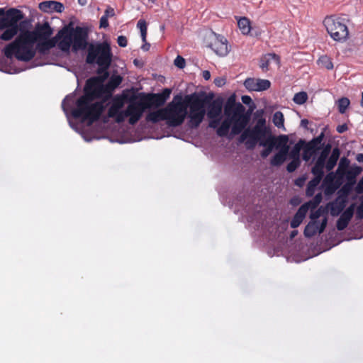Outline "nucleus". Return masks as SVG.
<instances>
[{
  "label": "nucleus",
  "instance_id": "47",
  "mask_svg": "<svg viewBox=\"0 0 363 363\" xmlns=\"http://www.w3.org/2000/svg\"><path fill=\"white\" fill-rule=\"evenodd\" d=\"M356 191L359 194L363 192V178L360 179L359 183L357 184L356 186Z\"/></svg>",
  "mask_w": 363,
  "mask_h": 363
},
{
  "label": "nucleus",
  "instance_id": "15",
  "mask_svg": "<svg viewBox=\"0 0 363 363\" xmlns=\"http://www.w3.org/2000/svg\"><path fill=\"white\" fill-rule=\"evenodd\" d=\"M271 82L267 79L247 78L244 82V86L250 91H262L270 87Z\"/></svg>",
  "mask_w": 363,
  "mask_h": 363
},
{
  "label": "nucleus",
  "instance_id": "6",
  "mask_svg": "<svg viewBox=\"0 0 363 363\" xmlns=\"http://www.w3.org/2000/svg\"><path fill=\"white\" fill-rule=\"evenodd\" d=\"M86 62L88 64H96L101 72H105L106 77L108 76V69L111 60L112 53L110 45L107 42L90 43H87Z\"/></svg>",
  "mask_w": 363,
  "mask_h": 363
},
{
  "label": "nucleus",
  "instance_id": "33",
  "mask_svg": "<svg viewBox=\"0 0 363 363\" xmlns=\"http://www.w3.org/2000/svg\"><path fill=\"white\" fill-rule=\"evenodd\" d=\"M151 99L152 103L156 106H162L165 103V97H162L159 94H153Z\"/></svg>",
  "mask_w": 363,
  "mask_h": 363
},
{
  "label": "nucleus",
  "instance_id": "26",
  "mask_svg": "<svg viewBox=\"0 0 363 363\" xmlns=\"http://www.w3.org/2000/svg\"><path fill=\"white\" fill-rule=\"evenodd\" d=\"M273 123L275 126H277L278 128H283L284 129V115L281 111H277L273 115L272 118Z\"/></svg>",
  "mask_w": 363,
  "mask_h": 363
},
{
  "label": "nucleus",
  "instance_id": "58",
  "mask_svg": "<svg viewBox=\"0 0 363 363\" xmlns=\"http://www.w3.org/2000/svg\"><path fill=\"white\" fill-rule=\"evenodd\" d=\"M4 21V17L0 19V30L4 29L5 25H3Z\"/></svg>",
  "mask_w": 363,
  "mask_h": 363
},
{
  "label": "nucleus",
  "instance_id": "62",
  "mask_svg": "<svg viewBox=\"0 0 363 363\" xmlns=\"http://www.w3.org/2000/svg\"><path fill=\"white\" fill-rule=\"evenodd\" d=\"M4 13V10L3 9H0V14H3Z\"/></svg>",
  "mask_w": 363,
  "mask_h": 363
},
{
  "label": "nucleus",
  "instance_id": "23",
  "mask_svg": "<svg viewBox=\"0 0 363 363\" xmlns=\"http://www.w3.org/2000/svg\"><path fill=\"white\" fill-rule=\"evenodd\" d=\"M146 120L152 123H157L162 121L167 122L164 108L150 112L146 116Z\"/></svg>",
  "mask_w": 363,
  "mask_h": 363
},
{
  "label": "nucleus",
  "instance_id": "28",
  "mask_svg": "<svg viewBox=\"0 0 363 363\" xmlns=\"http://www.w3.org/2000/svg\"><path fill=\"white\" fill-rule=\"evenodd\" d=\"M350 100L346 97L340 99L337 101L338 111L340 113H344L350 105Z\"/></svg>",
  "mask_w": 363,
  "mask_h": 363
},
{
  "label": "nucleus",
  "instance_id": "50",
  "mask_svg": "<svg viewBox=\"0 0 363 363\" xmlns=\"http://www.w3.org/2000/svg\"><path fill=\"white\" fill-rule=\"evenodd\" d=\"M311 156V152H309L308 150H305L303 154V159L305 161H308V160H309Z\"/></svg>",
  "mask_w": 363,
  "mask_h": 363
},
{
  "label": "nucleus",
  "instance_id": "42",
  "mask_svg": "<svg viewBox=\"0 0 363 363\" xmlns=\"http://www.w3.org/2000/svg\"><path fill=\"white\" fill-rule=\"evenodd\" d=\"M220 118H214V119H210L209 122V127L212 128L213 129H217L220 125Z\"/></svg>",
  "mask_w": 363,
  "mask_h": 363
},
{
  "label": "nucleus",
  "instance_id": "61",
  "mask_svg": "<svg viewBox=\"0 0 363 363\" xmlns=\"http://www.w3.org/2000/svg\"><path fill=\"white\" fill-rule=\"evenodd\" d=\"M361 106L363 107V92L362 93Z\"/></svg>",
  "mask_w": 363,
  "mask_h": 363
},
{
  "label": "nucleus",
  "instance_id": "2",
  "mask_svg": "<svg viewBox=\"0 0 363 363\" xmlns=\"http://www.w3.org/2000/svg\"><path fill=\"white\" fill-rule=\"evenodd\" d=\"M52 34V29L47 22L38 24L34 30L21 31L15 40L6 46L4 55L8 58L14 55L18 60L29 61L35 55V43L50 39Z\"/></svg>",
  "mask_w": 363,
  "mask_h": 363
},
{
  "label": "nucleus",
  "instance_id": "40",
  "mask_svg": "<svg viewBox=\"0 0 363 363\" xmlns=\"http://www.w3.org/2000/svg\"><path fill=\"white\" fill-rule=\"evenodd\" d=\"M322 213L323 211L320 208L313 212L310 216L311 220H317L321 216Z\"/></svg>",
  "mask_w": 363,
  "mask_h": 363
},
{
  "label": "nucleus",
  "instance_id": "41",
  "mask_svg": "<svg viewBox=\"0 0 363 363\" xmlns=\"http://www.w3.org/2000/svg\"><path fill=\"white\" fill-rule=\"evenodd\" d=\"M117 43L119 45V46H121L122 48H125L127 46L128 40H127L126 37H125L123 35H120L118 37Z\"/></svg>",
  "mask_w": 363,
  "mask_h": 363
},
{
  "label": "nucleus",
  "instance_id": "8",
  "mask_svg": "<svg viewBox=\"0 0 363 363\" xmlns=\"http://www.w3.org/2000/svg\"><path fill=\"white\" fill-rule=\"evenodd\" d=\"M324 26L330 36L335 41H345L348 38L349 30L347 19L339 16H328L323 21Z\"/></svg>",
  "mask_w": 363,
  "mask_h": 363
},
{
  "label": "nucleus",
  "instance_id": "27",
  "mask_svg": "<svg viewBox=\"0 0 363 363\" xmlns=\"http://www.w3.org/2000/svg\"><path fill=\"white\" fill-rule=\"evenodd\" d=\"M318 65L327 69H332L333 64L330 58L326 55L321 56L318 60Z\"/></svg>",
  "mask_w": 363,
  "mask_h": 363
},
{
  "label": "nucleus",
  "instance_id": "45",
  "mask_svg": "<svg viewBox=\"0 0 363 363\" xmlns=\"http://www.w3.org/2000/svg\"><path fill=\"white\" fill-rule=\"evenodd\" d=\"M171 94V90L169 89H165L163 90V91L161 94H159V95H161L162 97H165V101L169 97V95Z\"/></svg>",
  "mask_w": 363,
  "mask_h": 363
},
{
  "label": "nucleus",
  "instance_id": "20",
  "mask_svg": "<svg viewBox=\"0 0 363 363\" xmlns=\"http://www.w3.org/2000/svg\"><path fill=\"white\" fill-rule=\"evenodd\" d=\"M308 211V203L303 204L297 211L296 213L294 216L291 221V227L296 228L302 223L303 220L306 217L307 212Z\"/></svg>",
  "mask_w": 363,
  "mask_h": 363
},
{
  "label": "nucleus",
  "instance_id": "46",
  "mask_svg": "<svg viewBox=\"0 0 363 363\" xmlns=\"http://www.w3.org/2000/svg\"><path fill=\"white\" fill-rule=\"evenodd\" d=\"M344 164H345V167H347L348 165V160L345 157H343L340 160L337 172H340L341 167H343Z\"/></svg>",
  "mask_w": 363,
  "mask_h": 363
},
{
  "label": "nucleus",
  "instance_id": "51",
  "mask_svg": "<svg viewBox=\"0 0 363 363\" xmlns=\"http://www.w3.org/2000/svg\"><path fill=\"white\" fill-rule=\"evenodd\" d=\"M202 77H203L204 79L206 80H208L210 79L211 78V73L208 70H204L202 72Z\"/></svg>",
  "mask_w": 363,
  "mask_h": 363
},
{
  "label": "nucleus",
  "instance_id": "29",
  "mask_svg": "<svg viewBox=\"0 0 363 363\" xmlns=\"http://www.w3.org/2000/svg\"><path fill=\"white\" fill-rule=\"evenodd\" d=\"M307 99H308L307 94L304 91H301V92L296 93L294 95L293 101L296 104L301 105V104H304Z\"/></svg>",
  "mask_w": 363,
  "mask_h": 363
},
{
  "label": "nucleus",
  "instance_id": "49",
  "mask_svg": "<svg viewBox=\"0 0 363 363\" xmlns=\"http://www.w3.org/2000/svg\"><path fill=\"white\" fill-rule=\"evenodd\" d=\"M214 83L218 86H222L223 85L225 84V79L222 78H217L214 80Z\"/></svg>",
  "mask_w": 363,
  "mask_h": 363
},
{
  "label": "nucleus",
  "instance_id": "59",
  "mask_svg": "<svg viewBox=\"0 0 363 363\" xmlns=\"http://www.w3.org/2000/svg\"><path fill=\"white\" fill-rule=\"evenodd\" d=\"M78 3L82 6H84L86 4V0H78Z\"/></svg>",
  "mask_w": 363,
  "mask_h": 363
},
{
  "label": "nucleus",
  "instance_id": "54",
  "mask_svg": "<svg viewBox=\"0 0 363 363\" xmlns=\"http://www.w3.org/2000/svg\"><path fill=\"white\" fill-rule=\"evenodd\" d=\"M325 161L323 160L322 158H318L316 160L315 164L318 166H322L324 167Z\"/></svg>",
  "mask_w": 363,
  "mask_h": 363
},
{
  "label": "nucleus",
  "instance_id": "25",
  "mask_svg": "<svg viewBox=\"0 0 363 363\" xmlns=\"http://www.w3.org/2000/svg\"><path fill=\"white\" fill-rule=\"evenodd\" d=\"M238 26L243 35H248L252 30L250 21L245 17L240 18L238 20Z\"/></svg>",
  "mask_w": 363,
  "mask_h": 363
},
{
  "label": "nucleus",
  "instance_id": "12",
  "mask_svg": "<svg viewBox=\"0 0 363 363\" xmlns=\"http://www.w3.org/2000/svg\"><path fill=\"white\" fill-rule=\"evenodd\" d=\"M350 191V187L347 184L344 185L338 191L337 197L327 205V208L333 216H338L345 208L347 203V198Z\"/></svg>",
  "mask_w": 363,
  "mask_h": 363
},
{
  "label": "nucleus",
  "instance_id": "14",
  "mask_svg": "<svg viewBox=\"0 0 363 363\" xmlns=\"http://www.w3.org/2000/svg\"><path fill=\"white\" fill-rule=\"evenodd\" d=\"M277 140L279 145H282V147L271 160V164L273 166H279L286 160V156L289 151V147L286 145L288 138L286 135H281Z\"/></svg>",
  "mask_w": 363,
  "mask_h": 363
},
{
  "label": "nucleus",
  "instance_id": "13",
  "mask_svg": "<svg viewBox=\"0 0 363 363\" xmlns=\"http://www.w3.org/2000/svg\"><path fill=\"white\" fill-rule=\"evenodd\" d=\"M211 35L213 41L209 44V47L219 56L227 55L229 52L227 40L215 33H212Z\"/></svg>",
  "mask_w": 363,
  "mask_h": 363
},
{
  "label": "nucleus",
  "instance_id": "19",
  "mask_svg": "<svg viewBox=\"0 0 363 363\" xmlns=\"http://www.w3.org/2000/svg\"><path fill=\"white\" fill-rule=\"evenodd\" d=\"M39 8L41 11L47 13H50L53 11L61 13L65 9L62 3L55 1H43L40 4Z\"/></svg>",
  "mask_w": 363,
  "mask_h": 363
},
{
  "label": "nucleus",
  "instance_id": "38",
  "mask_svg": "<svg viewBox=\"0 0 363 363\" xmlns=\"http://www.w3.org/2000/svg\"><path fill=\"white\" fill-rule=\"evenodd\" d=\"M356 218L359 220H362L363 218V196L361 199L360 204L357 208Z\"/></svg>",
  "mask_w": 363,
  "mask_h": 363
},
{
  "label": "nucleus",
  "instance_id": "3",
  "mask_svg": "<svg viewBox=\"0 0 363 363\" xmlns=\"http://www.w3.org/2000/svg\"><path fill=\"white\" fill-rule=\"evenodd\" d=\"M55 45L65 52H69L71 49L74 52L84 50L87 45V32L79 26L75 28L64 27L55 37L40 40L35 45V49L40 53L45 54Z\"/></svg>",
  "mask_w": 363,
  "mask_h": 363
},
{
  "label": "nucleus",
  "instance_id": "31",
  "mask_svg": "<svg viewBox=\"0 0 363 363\" xmlns=\"http://www.w3.org/2000/svg\"><path fill=\"white\" fill-rule=\"evenodd\" d=\"M137 27L140 29L141 38L143 42L146 41L147 35V24L144 20H139L137 23Z\"/></svg>",
  "mask_w": 363,
  "mask_h": 363
},
{
  "label": "nucleus",
  "instance_id": "48",
  "mask_svg": "<svg viewBox=\"0 0 363 363\" xmlns=\"http://www.w3.org/2000/svg\"><path fill=\"white\" fill-rule=\"evenodd\" d=\"M347 130V126L346 124L340 125L337 127V131L339 133H342Z\"/></svg>",
  "mask_w": 363,
  "mask_h": 363
},
{
  "label": "nucleus",
  "instance_id": "4",
  "mask_svg": "<svg viewBox=\"0 0 363 363\" xmlns=\"http://www.w3.org/2000/svg\"><path fill=\"white\" fill-rule=\"evenodd\" d=\"M126 100V96L123 95L115 96L111 100L108 114L117 123L128 119L129 123L134 125L141 118L144 111L150 106L142 101L130 100L128 106L124 108Z\"/></svg>",
  "mask_w": 363,
  "mask_h": 363
},
{
  "label": "nucleus",
  "instance_id": "64",
  "mask_svg": "<svg viewBox=\"0 0 363 363\" xmlns=\"http://www.w3.org/2000/svg\"><path fill=\"white\" fill-rule=\"evenodd\" d=\"M5 72H9V74H11L12 72H7V71H4Z\"/></svg>",
  "mask_w": 363,
  "mask_h": 363
},
{
  "label": "nucleus",
  "instance_id": "43",
  "mask_svg": "<svg viewBox=\"0 0 363 363\" xmlns=\"http://www.w3.org/2000/svg\"><path fill=\"white\" fill-rule=\"evenodd\" d=\"M114 15H115L114 9L111 7H108L106 9L104 16L108 18L109 17H113Z\"/></svg>",
  "mask_w": 363,
  "mask_h": 363
},
{
  "label": "nucleus",
  "instance_id": "9",
  "mask_svg": "<svg viewBox=\"0 0 363 363\" xmlns=\"http://www.w3.org/2000/svg\"><path fill=\"white\" fill-rule=\"evenodd\" d=\"M167 124L171 127L180 125L184 121L187 115V106L179 99L176 98L164 107Z\"/></svg>",
  "mask_w": 363,
  "mask_h": 363
},
{
  "label": "nucleus",
  "instance_id": "35",
  "mask_svg": "<svg viewBox=\"0 0 363 363\" xmlns=\"http://www.w3.org/2000/svg\"><path fill=\"white\" fill-rule=\"evenodd\" d=\"M323 169H324L323 167L318 166L315 164V165L312 168L311 172L314 176L323 178V174H324Z\"/></svg>",
  "mask_w": 363,
  "mask_h": 363
},
{
  "label": "nucleus",
  "instance_id": "30",
  "mask_svg": "<svg viewBox=\"0 0 363 363\" xmlns=\"http://www.w3.org/2000/svg\"><path fill=\"white\" fill-rule=\"evenodd\" d=\"M301 149V144L299 143L296 144L294 146V147L292 148V150L290 152H289V153H288L289 155V157L291 159H294V160H300Z\"/></svg>",
  "mask_w": 363,
  "mask_h": 363
},
{
  "label": "nucleus",
  "instance_id": "11",
  "mask_svg": "<svg viewBox=\"0 0 363 363\" xmlns=\"http://www.w3.org/2000/svg\"><path fill=\"white\" fill-rule=\"evenodd\" d=\"M188 101L189 103V125L192 128H196L203 121L206 114L204 102L194 95L188 96Z\"/></svg>",
  "mask_w": 363,
  "mask_h": 363
},
{
  "label": "nucleus",
  "instance_id": "52",
  "mask_svg": "<svg viewBox=\"0 0 363 363\" xmlns=\"http://www.w3.org/2000/svg\"><path fill=\"white\" fill-rule=\"evenodd\" d=\"M242 101L245 104H250V103L252 101V99L249 96H242Z\"/></svg>",
  "mask_w": 363,
  "mask_h": 363
},
{
  "label": "nucleus",
  "instance_id": "37",
  "mask_svg": "<svg viewBox=\"0 0 363 363\" xmlns=\"http://www.w3.org/2000/svg\"><path fill=\"white\" fill-rule=\"evenodd\" d=\"M360 170L359 168L352 170V171H348L347 173V178L348 180L351 181L352 184L354 183V177L357 174L359 173Z\"/></svg>",
  "mask_w": 363,
  "mask_h": 363
},
{
  "label": "nucleus",
  "instance_id": "53",
  "mask_svg": "<svg viewBox=\"0 0 363 363\" xmlns=\"http://www.w3.org/2000/svg\"><path fill=\"white\" fill-rule=\"evenodd\" d=\"M328 155V151L327 150H323L318 158H322L323 160L325 161Z\"/></svg>",
  "mask_w": 363,
  "mask_h": 363
},
{
  "label": "nucleus",
  "instance_id": "44",
  "mask_svg": "<svg viewBox=\"0 0 363 363\" xmlns=\"http://www.w3.org/2000/svg\"><path fill=\"white\" fill-rule=\"evenodd\" d=\"M108 26V18L102 16L100 19V27L101 28H107Z\"/></svg>",
  "mask_w": 363,
  "mask_h": 363
},
{
  "label": "nucleus",
  "instance_id": "16",
  "mask_svg": "<svg viewBox=\"0 0 363 363\" xmlns=\"http://www.w3.org/2000/svg\"><path fill=\"white\" fill-rule=\"evenodd\" d=\"M328 219L326 217H324L322 219L321 223H320L317 220H311L308 225L306 226L304 230V235L306 237L311 238L315 235L316 233H321L324 231L326 225H327Z\"/></svg>",
  "mask_w": 363,
  "mask_h": 363
},
{
  "label": "nucleus",
  "instance_id": "63",
  "mask_svg": "<svg viewBox=\"0 0 363 363\" xmlns=\"http://www.w3.org/2000/svg\"><path fill=\"white\" fill-rule=\"evenodd\" d=\"M156 0H149V1L152 2V3H155Z\"/></svg>",
  "mask_w": 363,
  "mask_h": 363
},
{
  "label": "nucleus",
  "instance_id": "39",
  "mask_svg": "<svg viewBox=\"0 0 363 363\" xmlns=\"http://www.w3.org/2000/svg\"><path fill=\"white\" fill-rule=\"evenodd\" d=\"M174 65L179 68H184L185 66V60L181 56H177L174 60Z\"/></svg>",
  "mask_w": 363,
  "mask_h": 363
},
{
  "label": "nucleus",
  "instance_id": "5",
  "mask_svg": "<svg viewBox=\"0 0 363 363\" xmlns=\"http://www.w3.org/2000/svg\"><path fill=\"white\" fill-rule=\"evenodd\" d=\"M244 110L245 108L240 103L235 104L234 100L230 99L224 107L226 118L217 128V135L220 137L227 136L230 128L232 136L240 134L247 123V120L243 116Z\"/></svg>",
  "mask_w": 363,
  "mask_h": 363
},
{
  "label": "nucleus",
  "instance_id": "24",
  "mask_svg": "<svg viewBox=\"0 0 363 363\" xmlns=\"http://www.w3.org/2000/svg\"><path fill=\"white\" fill-rule=\"evenodd\" d=\"M340 150L337 147L334 148L332 151V154L330 156L326 164L325 168L328 171L332 170L336 165L338 158L340 157Z\"/></svg>",
  "mask_w": 363,
  "mask_h": 363
},
{
  "label": "nucleus",
  "instance_id": "34",
  "mask_svg": "<svg viewBox=\"0 0 363 363\" xmlns=\"http://www.w3.org/2000/svg\"><path fill=\"white\" fill-rule=\"evenodd\" d=\"M300 160H294L287 164L286 169L289 172H294L296 168L300 165Z\"/></svg>",
  "mask_w": 363,
  "mask_h": 363
},
{
  "label": "nucleus",
  "instance_id": "32",
  "mask_svg": "<svg viewBox=\"0 0 363 363\" xmlns=\"http://www.w3.org/2000/svg\"><path fill=\"white\" fill-rule=\"evenodd\" d=\"M322 201V195L321 194H318L315 196L313 199L312 201H310L307 203H308V209L313 208L315 209L318 205Z\"/></svg>",
  "mask_w": 363,
  "mask_h": 363
},
{
  "label": "nucleus",
  "instance_id": "60",
  "mask_svg": "<svg viewBox=\"0 0 363 363\" xmlns=\"http://www.w3.org/2000/svg\"><path fill=\"white\" fill-rule=\"evenodd\" d=\"M298 233V231L297 230H293L291 233V238H294Z\"/></svg>",
  "mask_w": 363,
  "mask_h": 363
},
{
  "label": "nucleus",
  "instance_id": "10",
  "mask_svg": "<svg viewBox=\"0 0 363 363\" xmlns=\"http://www.w3.org/2000/svg\"><path fill=\"white\" fill-rule=\"evenodd\" d=\"M23 18L19 10L11 9L7 11L4 17L5 30L1 35L0 39L4 41L11 40L18 32V21Z\"/></svg>",
  "mask_w": 363,
  "mask_h": 363
},
{
  "label": "nucleus",
  "instance_id": "55",
  "mask_svg": "<svg viewBox=\"0 0 363 363\" xmlns=\"http://www.w3.org/2000/svg\"><path fill=\"white\" fill-rule=\"evenodd\" d=\"M308 124V121L307 119H302L301 121V126L306 128Z\"/></svg>",
  "mask_w": 363,
  "mask_h": 363
},
{
  "label": "nucleus",
  "instance_id": "57",
  "mask_svg": "<svg viewBox=\"0 0 363 363\" xmlns=\"http://www.w3.org/2000/svg\"><path fill=\"white\" fill-rule=\"evenodd\" d=\"M356 159L359 162H363V154H358Z\"/></svg>",
  "mask_w": 363,
  "mask_h": 363
},
{
  "label": "nucleus",
  "instance_id": "56",
  "mask_svg": "<svg viewBox=\"0 0 363 363\" xmlns=\"http://www.w3.org/2000/svg\"><path fill=\"white\" fill-rule=\"evenodd\" d=\"M150 48V45L149 43H145L144 45H142L141 48L144 50V51H147L149 50Z\"/></svg>",
  "mask_w": 363,
  "mask_h": 363
},
{
  "label": "nucleus",
  "instance_id": "21",
  "mask_svg": "<svg viewBox=\"0 0 363 363\" xmlns=\"http://www.w3.org/2000/svg\"><path fill=\"white\" fill-rule=\"evenodd\" d=\"M275 141H276V139L272 136L268 137L264 141H260L259 145L265 147V149H264L261 152V156L263 158L268 157L270 155V153L272 152L274 147H275V144H276Z\"/></svg>",
  "mask_w": 363,
  "mask_h": 363
},
{
  "label": "nucleus",
  "instance_id": "1",
  "mask_svg": "<svg viewBox=\"0 0 363 363\" xmlns=\"http://www.w3.org/2000/svg\"><path fill=\"white\" fill-rule=\"evenodd\" d=\"M97 77L91 78L87 80L84 94L76 101L75 108L72 106L75 101V96L70 94L67 96L62 103L63 111L66 114L69 125L78 133H80L83 138L89 142L90 138H86L81 132L84 123L89 126L94 121L97 120L106 106L104 100L99 99H108L111 93L122 82V77L120 75H113L106 84L103 82L106 79Z\"/></svg>",
  "mask_w": 363,
  "mask_h": 363
},
{
  "label": "nucleus",
  "instance_id": "7",
  "mask_svg": "<svg viewBox=\"0 0 363 363\" xmlns=\"http://www.w3.org/2000/svg\"><path fill=\"white\" fill-rule=\"evenodd\" d=\"M239 138L240 143H244L247 149H254L260 141H264L269 133V129L266 125V119L259 118L255 125L252 128H247L241 132Z\"/></svg>",
  "mask_w": 363,
  "mask_h": 363
},
{
  "label": "nucleus",
  "instance_id": "22",
  "mask_svg": "<svg viewBox=\"0 0 363 363\" xmlns=\"http://www.w3.org/2000/svg\"><path fill=\"white\" fill-rule=\"evenodd\" d=\"M222 113V104L218 101H213L208 106L207 116L209 119L220 118Z\"/></svg>",
  "mask_w": 363,
  "mask_h": 363
},
{
  "label": "nucleus",
  "instance_id": "17",
  "mask_svg": "<svg viewBox=\"0 0 363 363\" xmlns=\"http://www.w3.org/2000/svg\"><path fill=\"white\" fill-rule=\"evenodd\" d=\"M354 208L355 204L352 203L341 214L337 221V228L338 230H343L347 228L353 216Z\"/></svg>",
  "mask_w": 363,
  "mask_h": 363
},
{
  "label": "nucleus",
  "instance_id": "18",
  "mask_svg": "<svg viewBox=\"0 0 363 363\" xmlns=\"http://www.w3.org/2000/svg\"><path fill=\"white\" fill-rule=\"evenodd\" d=\"M279 64L280 59L278 55L274 53H268L262 57L260 62V67L262 69V70L267 71L272 65L279 67Z\"/></svg>",
  "mask_w": 363,
  "mask_h": 363
},
{
  "label": "nucleus",
  "instance_id": "36",
  "mask_svg": "<svg viewBox=\"0 0 363 363\" xmlns=\"http://www.w3.org/2000/svg\"><path fill=\"white\" fill-rule=\"evenodd\" d=\"M321 179H322V177L315 176V178L313 179L312 180H311L308 184V189H307L308 193L311 190H313L317 185H318L321 181Z\"/></svg>",
  "mask_w": 363,
  "mask_h": 363
}]
</instances>
